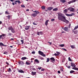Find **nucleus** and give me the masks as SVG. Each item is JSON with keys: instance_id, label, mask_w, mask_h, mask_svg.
Listing matches in <instances>:
<instances>
[{"instance_id": "f257e3e1", "label": "nucleus", "mask_w": 78, "mask_h": 78, "mask_svg": "<svg viewBox=\"0 0 78 78\" xmlns=\"http://www.w3.org/2000/svg\"><path fill=\"white\" fill-rule=\"evenodd\" d=\"M58 20L63 21L64 22H65L66 23H68L69 22L68 20H67L66 19L65 16H64L63 14L62 13H58Z\"/></svg>"}, {"instance_id": "f03ea898", "label": "nucleus", "mask_w": 78, "mask_h": 78, "mask_svg": "<svg viewBox=\"0 0 78 78\" xmlns=\"http://www.w3.org/2000/svg\"><path fill=\"white\" fill-rule=\"evenodd\" d=\"M71 66L74 67L72 68V69L78 71V68L76 67V66L75 65V64L71 63Z\"/></svg>"}, {"instance_id": "7ed1b4c3", "label": "nucleus", "mask_w": 78, "mask_h": 78, "mask_svg": "<svg viewBox=\"0 0 78 78\" xmlns=\"http://www.w3.org/2000/svg\"><path fill=\"white\" fill-rule=\"evenodd\" d=\"M38 53L40 55H41V56L43 57L46 56V55H45L43 52H41V51H39Z\"/></svg>"}, {"instance_id": "20e7f679", "label": "nucleus", "mask_w": 78, "mask_h": 78, "mask_svg": "<svg viewBox=\"0 0 78 78\" xmlns=\"http://www.w3.org/2000/svg\"><path fill=\"white\" fill-rule=\"evenodd\" d=\"M68 10H70V12H74L75 9L73 8V7H70L68 8Z\"/></svg>"}, {"instance_id": "39448f33", "label": "nucleus", "mask_w": 78, "mask_h": 78, "mask_svg": "<svg viewBox=\"0 0 78 78\" xmlns=\"http://www.w3.org/2000/svg\"><path fill=\"white\" fill-rule=\"evenodd\" d=\"M78 0H72V1H69V2H68V3L69 4H70L71 3H73L75 2L76 1H78Z\"/></svg>"}, {"instance_id": "423d86ee", "label": "nucleus", "mask_w": 78, "mask_h": 78, "mask_svg": "<svg viewBox=\"0 0 78 78\" xmlns=\"http://www.w3.org/2000/svg\"><path fill=\"white\" fill-rule=\"evenodd\" d=\"M50 60L53 62H54L55 61V59L54 58L52 57L50 58Z\"/></svg>"}, {"instance_id": "0eeeda50", "label": "nucleus", "mask_w": 78, "mask_h": 78, "mask_svg": "<svg viewBox=\"0 0 78 78\" xmlns=\"http://www.w3.org/2000/svg\"><path fill=\"white\" fill-rule=\"evenodd\" d=\"M37 34L38 35H40H40H42L43 34V32H37Z\"/></svg>"}, {"instance_id": "6e6552de", "label": "nucleus", "mask_w": 78, "mask_h": 78, "mask_svg": "<svg viewBox=\"0 0 78 78\" xmlns=\"http://www.w3.org/2000/svg\"><path fill=\"white\" fill-rule=\"evenodd\" d=\"M30 27V26H27L25 27V29L26 30H28L29 29V28Z\"/></svg>"}, {"instance_id": "1a4fd4ad", "label": "nucleus", "mask_w": 78, "mask_h": 78, "mask_svg": "<svg viewBox=\"0 0 78 78\" xmlns=\"http://www.w3.org/2000/svg\"><path fill=\"white\" fill-rule=\"evenodd\" d=\"M18 72L21 73H24V72L22 69L18 70Z\"/></svg>"}, {"instance_id": "9d476101", "label": "nucleus", "mask_w": 78, "mask_h": 78, "mask_svg": "<svg viewBox=\"0 0 78 78\" xmlns=\"http://www.w3.org/2000/svg\"><path fill=\"white\" fill-rule=\"evenodd\" d=\"M6 36V34H2V35H0V40H1V39L2 37H4Z\"/></svg>"}, {"instance_id": "9b49d317", "label": "nucleus", "mask_w": 78, "mask_h": 78, "mask_svg": "<svg viewBox=\"0 0 78 78\" xmlns=\"http://www.w3.org/2000/svg\"><path fill=\"white\" fill-rule=\"evenodd\" d=\"M37 15V14L36 13H33L31 15V16H33L34 17H36Z\"/></svg>"}, {"instance_id": "f8f14e48", "label": "nucleus", "mask_w": 78, "mask_h": 78, "mask_svg": "<svg viewBox=\"0 0 78 78\" xmlns=\"http://www.w3.org/2000/svg\"><path fill=\"white\" fill-rule=\"evenodd\" d=\"M53 9V7H48V8L47 9V10H49V11H51Z\"/></svg>"}, {"instance_id": "ddd939ff", "label": "nucleus", "mask_w": 78, "mask_h": 78, "mask_svg": "<svg viewBox=\"0 0 78 78\" xmlns=\"http://www.w3.org/2000/svg\"><path fill=\"white\" fill-rule=\"evenodd\" d=\"M49 21V20H47L45 23V25L46 26L48 25V22Z\"/></svg>"}, {"instance_id": "4468645a", "label": "nucleus", "mask_w": 78, "mask_h": 78, "mask_svg": "<svg viewBox=\"0 0 78 78\" xmlns=\"http://www.w3.org/2000/svg\"><path fill=\"white\" fill-rule=\"evenodd\" d=\"M36 74V72H31V75L33 76L35 75Z\"/></svg>"}, {"instance_id": "2eb2a0df", "label": "nucleus", "mask_w": 78, "mask_h": 78, "mask_svg": "<svg viewBox=\"0 0 78 78\" xmlns=\"http://www.w3.org/2000/svg\"><path fill=\"white\" fill-rule=\"evenodd\" d=\"M33 12H35L36 13L35 14H39L40 13V12H38V11H37V10H35V11H33Z\"/></svg>"}, {"instance_id": "dca6fc26", "label": "nucleus", "mask_w": 78, "mask_h": 78, "mask_svg": "<svg viewBox=\"0 0 78 78\" xmlns=\"http://www.w3.org/2000/svg\"><path fill=\"white\" fill-rule=\"evenodd\" d=\"M68 28L67 27H65L64 28V30L66 31H68Z\"/></svg>"}, {"instance_id": "f3484780", "label": "nucleus", "mask_w": 78, "mask_h": 78, "mask_svg": "<svg viewBox=\"0 0 78 78\" xmlns=\"http://www.w3.org/2000/svg\"><path fill=\"white\" fill-rule=\"evenodd\" d=\"M34 61L35 62H36L38 64V63H39L40 62H39V61L37 59H35L34 60Z\"/></svg>"}, {"instance_id": "a211bd4d", "label": "nucleus", "mask_w": 78, "mask_h": 78, "mask_svg": "<svg viewBox=\"0 0 78 78\" xmlns=\"http://www.w3.org/2000/svg\"><path fill=\"white\" fill-rule=\"evenodd\" d=\"M11 32L12 33H15L16 32V31L13 28L11 30Z\"/></svg>"}, {"instance_id": "6ab92c4d", "label": "nucleus", "mask_w": 78, "mask_h": 78, "mask_svg": "<svg viewBox=\"0 0 78 78\" xmlns=\"http://www.w3.org/2000/svg\"><path fill=\"white\" fill-rule=\"evenodd\" d=\"M13 28L12 27H10L8 28V29H9V30H11Z\"/></svg>"}, {"instance_id": "aec40b11", "label": "nucleus", "mask_w": 78, "mask_h": 78, "mask_svg": "<svg viewBox=\"0 0 78 78\" xmlns=\"http://www.w3.org/2000/svg\"><path fill=\"white\" fill-rule=\"evenodd\" d=\"M41 8L42 9L44 10L45 9V7L44 5H43L42 6H41Z\"/></svg>"}, {"instance_id": "412c9836", "label": "nucleus", "mask_w": 78, "mask_h": 78, "mask_svg": "<svg viewBox=\"0 0 78 78\" xmlns=\"http://www.w3.org/2000/svg\"><path fill=\"white\" fill-rule=\"evenodd\" d=\"M60 1L63 3H65L66 2V0H60Z\"/></svg>"}, {"instance_id": "4be33fe9", "label": "nucleus", "mask_w": 78, "mask_h": 78, "mask_svg": "<svg viewBox=\"0 0 78 78\" xmlns=\"http://www.w3.org/2000/svg\"><path fill=\"white\" fill-rule=\"evenodd\" d=\"M58 10V8H55V9H53V11H57Z\"/></svg>"}, {"instance_id": "5701e85b", "label": "nucleus", "mask_w": 78, "mask_h": 78, "mask_svg": "<svg viewBox=\"0 0 78 78\" xmlns=\"http://www.w3.org/2000/svg\"><path fill=\"white\" fill-rule=\"evenodd\" d=\"M0 46H7V45H4L2 43H0Z\"/></svg>"}, {"instance_id": "b1692460", "label": "nucleus", "mask_w": 78, "mask_h": 78, "mask_svg": "<svg viewBox=\"0 0 78 78\" xmlns=\"http://www.w3.org/2000/svg\"><path fill=\"white\" fill-rule=\"evenodd\" d=\"M70 47L72 49H74V48H75V46L74 45H71L70 46Z\"/></svg>"}, {"instance_id": "393cba45", "label": "nucleus", "mask_w": 78, "mask_h": 78, "mask_svg": "<svg viewBox=\"0 0 78 78\" xmlns=\"http://www.w3.org/2000/svg\"><path fill=\"white\" fill-rule=\"evenodd\" d=\"M27 59V58L26 57H22L21 58V59L23 60H24Z\"/></svg>"}, {"instance_id": "a878e982", "label": "nucleus", "mask_w": 78, "mask_h": 78, "mask_svg": "<svg viewBox=\"0 0 78 78\" xmlns=\"http://www.w3.org/2000/svg\"><path fill=\"white\" fill-rule=\"evenodd\" d=\"M75 34H76L77 35H78V31L76 30L74 32Z\"/></svg>"}, {"instance_id": "bb28decb", "label": "nucleus", "mask_w": 78, "mask_h": 78, "mask_svg": "<svg viewBox=\"0 0 78 78\" xmlns=\"http://www.w3.org/2000/svg\"><path fill=\"white\" fill-rule=\"evenodd\" d=\"M23 62L22 61H20L18 62V64H19L22 65V64H23Z\"/></svg>"}, {"instance_id": "cd10ccee", "label": "nucleus", "mask_w": 78, "mask_h": 78, "mask_svg": "<svg viewBox=\"0 0 78 78\" xmlns=\"http://www.w3.org/2000/svg\"><path fill=\"white\" fill-rule=\"evenodd\" d=\"M59 46L61 47H63L65 46V45L64 44H60L59 45Z\"/></svg>"}, {"instance_id": "c85d7f7f", "label": "nucleus", "mask_w": 78, "mask_h": 78, "mask_svg": "<svg viewBox=\"0 0 78 78\" xmlns=\"http://www.w3.org/2000/svg\"><path fill=\"white\" fill-rule=\"evenodd\" d=\"M6 17H7L8 19V20H10V15H8V16H7Z\"/></svg>"}, {"instance_id": "c756f323", "label": "nucleus", "mask_w": 78, "mask_h": 78, "mask_svg": "<svg viewBox=\"0 0 78 78\" xmlns=\"http://www.w3.org/2000/svg\"><path fill=\"white\" fill-rule=\"evenodd\" d=\"M16 2H17L18 3H20V2L19 0H18L17 1H15Z\"/></svg>"}, {"instance_id": "7c9ffc66", "label": "nucleus", "mask_w": 78, "mask_h": 78, "mask_svg": "<svg viewBox=\"0 0 78 78\" xmlns=\"http://www.w3.org/2000/svg\"><path fill=\"white\" fill-rule=\"evenodd\" d=\"M70 16H74L75 15V14L74 13H72L71 14H70Z\"/></svg>"}, {"instance_id": "2f4dec72", "label": "nucleus", "mask_w": 78, "mask_h": 78, "mask_svg": "<svg viewBox=\"0 0 78 78\" xmlns=\"http://www.w3.org/2000/svg\"><path fill=\"white\" fill-rule=\"evenodd\" d=\"M66 15L68 16H70V14H68L67 13H66Z\"/></svg>"}, {"instance_id": "473e14b6", "label": "nucleus", "mask_w": 78, "mask_h": 78, "mask_svg": "<svg viewBox=\"0 0 78 78\" xmlns=\"http://www.w3.org/2000/svg\"><path fill=\"white\" fill-rule=\"evenodd\" d=\"M50 59L49 58H47V62H48L50 61Z\"/></svg>"}, {"instance_id": "72a5a7b5", "label": "nucleus", "mask_w": 78, "mask_h": 78, "mask_svg": "<svg viewBox=\"0 0 78 78\" xmlns=\"http://www.w3.org/2000/svg\"><path fill=\"white\" fill-rule=\"evenodd\" d=\"M75 72V71H74L71 70V71H70V73H74Z\"/></svg>"}, {"instance_id": "f704fd0d", "label": "nucleus", "mask_w": 78, "mask_h": 78, "mask_svg": "<svg viewBox=\"0 0 78 78\" xmlns=\"http://www.w3.org/2000/svg\"><path fill=\"white\" fill-rule=\"evenodd\" d=\"M78 28V26L76 27H75V28L74 29V30H76Z\"/></svg>"}, {"instance_id": "c9c22d12", "label": "nucleus", "mask_w": 78, "mask_h": 78, "mask_svg": "<svg viewBox=\"0 0 78 78\" xmlns=\"http://www.w3.org/2000/svg\"><path fill=\"white\" fill-rule=\"evenodd\" d=\"M65 13H67L68 12L67 9H65L64 11Z\"/></svg>"}, {"instance_id": "e433bc0d", "label": "nucleus", "mask_w": 78, "mask_h": 78, "mask_svg": "<svg viewBox=\"0 0 78 78\" xmlns=\"http://www.w3.org/2000/svg\"><path fill=\"white\" fill-rule=\"evenodd\" d=\"M63 67H62L61 68L60 70L61 72H63L64 71L63 70Z\"/></svg>"}, {"instance_id": "4c0bfd02", "label": "nucleus", "mask_w": 78, "mask_h": 78, "mask_svg": "<svg viewBox=\"0 0 78 78\" xmlns=\"http://www.w3.org/2000/svg\"><path fill=\"white\" fill-rule=\"evenodd\" d=\"M5 14H7L9 15V13L8 11H6V12H5Z\"/></svg>"}, {"instance_id": "58836bf2", "label": "nucleus", "mask_w": 78, "mask_h": 78, "mask_svg": "<svg viewBox=\"0 0 78 78\" xmlns=\"http://www.w3.org/2000/svg\"><path fill=\"white\" fill-rule=\"evenodd\" d=\"M12 71V70L11 69V68H9L8 70V72H10V71Z\"/></svg>"}, {"instance_id": "ea45409f", "label": "nucleus", "mask_w": 78, "mask_h": 78, "mask_svg": "<svg viewBox=\"0 0 78 78\" xmlns=\"http://www.w3.org/2000/svg\"><path fill=\"white\" fill-rule=\"evenodd\" d=\"M68 59L69 61H72V60L71 59V58L70 57H69Z\"/></svg>"}, {"instance_id": "a19ab883", "label": "nucleus", "mask_w": 78, "mask_h": 78, "mask_svg": "<svg viewBox=\"0 0 78 78\" xmlns=\"http://www.w3.org/2000/svg\"><path fill=\"white\" fill-rule=\"evenodd\" d=\"M56 53L57 54V55H60V54L59 52L57 51V52H56Z\"/></svg>"}, {"instance_id": "79ce46f5", "label": "nucleus", "mask_w": 78, "mask_h": 78, "mask_svg": "<svg viewBox=\"0 0 78 78\" xmlns=\"http://www.w3.org/2000/svg\"><path fill=\"white\" fill-rule=\"evenodd\" d=\"M55 20V19H52L51 20V22H53V21H54Z\"/></svg>"}, {"instance_id": "37998d69", "label": "nucleus", "mask_w": 78, "mask_h": 78, "mask_svg": "<svg viewBox=\"0 0 78 78\" xmlns=\"http://www.w3.org/2000/svg\"><path fill=\"white\" fill-rule=\"evenodd\" d=\"M26 64L27 65H30V63H29V62H26Z\"/></svg>"}, {"instance_id": "c03bdc74", "label": "nucleus", "mask_w": 78, "mask_h": 78, "mask_svg": "<svg viewBox=\"0 0 78 78\" xmlns=\"http://www.w3.org/2000/svg\"><path fill=\"white\" fill-rule=\"evenodd\" d=\"M21 7L22 8H25V6L24 5H21Z\"/></svg>"}, {"instance_id": "a18cd8bd", "label": "nucleus", "mask_w": 78, "mask_h": 78, "mask_svg": "<svg viewBox=\"0 0 78 78\" xmlns=\"http://www.w3.org/2000/svg\"><path fill=\"white\" fill-rule=\"evenodd\" d=\"M3 54H7L8 52H4L3 53Z\"/></svg>"}, {"instance_id": "49530a36", "label": "nucleus", "mask_w": 78, "mask_h": 78, "mask_svg": "<svg viewBox=\"0 0 78 78\" xmlns=\"http://www.w3.org/2000/svg\"><path fill=\"white\" fill-rule=\"evenodd\" d=\"M41 67H39L38 68V69H39V70H40L41 69Z\"/></svg>"}, {"instance_id": "de8ad7c7", "label": "nucleus", "mask_w": 78, "mask_h": 78, "mask_svg": "<svg viewBox=\"0 0 78 78\" xmlns=\"http://www.w3.org/2000/svg\"><path fill=\"white\" fill-rule=\"evenodd\" d=\"M12 34L11 33H9V34H8V35L9 36H11V35H12Z\"/></svg>"}, {"instance_id": "09e8293b", "label": "nucleus", "mask_w": 78, "mask_h": 78, "mask_svg": "<svg viewBox=\"0 0 78 78\" xmlns=\"http://www.w3.org/2000/svg\"><path fill=\"white\" fill-rule=\"evenodd\" d=\"M21 42L22 43V44H23L24 43V41L23 40H21Z\"/></svg>"}, {"instance_id": "8fccbe9b", "label": "nucleus", "mask_w": 78, "mask_h": 78, "mask_svg": "<svg viewBox=\"0 0 78 78\" xmlns=\"http://www.w3.org/2000/svg\"><path fill=\"white\" fill-rule=\"evenodd\" d=\"M54 55L55 56H57L58 55L56 53H55L54 54Z\"/></svg>"}, {"instance_id": "3c124183", "label": "nucleus", "mask_w": 78, "mask_h": 78, "mask_svg": "<svg viewBox=\"0 0 78 78\" xmlns=\"http://www.w3.org/2000/svg\"><path fill=\"white\" fill-rule=\"evenodd\" d=\"M33 24L34 25H37V24L35 23H34V22L33 23Z\"/></svg>"}, {"instance_id": "603ef678", "label": "nucleus", "mask_w": 78, "mask_h": 78, "mask_svg": "<svg viewBox=\"0 0 78 78\" xmlns=\"http://www.w3.org/2000/svg\"><path fill=\"white\" fill-rule=\"evenodd\" d=\"M31 53L34 54H35V52L34 51H33Z\"/></svg>"}, {"instance_id": "864d4df0", "label": "nucleus", "mask_w": 78, "mask_h": 78, "mask_svg": "<svg viewBox=\"0 0 78 78\" xmlns=\"http://www.w3.org/2000/svg\"><path fill=\"white\" fill-rule=\"evenodd\" d=\"M58 73H61V72L60 71H58Z\"/></svg>"}, {"instance_id": "5fc2aeb1", "label": "nucleus", "mask_w": 78, "mask_h": 78, "mask_svg": "<svg viewBox=\"0 0 78 78\" xmlns=\"http://www.w3.org/2000/svg\"><path fill=\"white\" fill-rule=\"evenodd\" d=\"M6 64L7 65H9V63L8 62H6Z\"/></svg>"}, {"instance_id": "6e6d98bb", "label": "nucleus", "mask_w": 78, "mask_h": 78, "mask_svg": "<svg viewBox=\"0 0 78 78\" xmlns=\"http://www.w3.org/2000/svg\"><path fill=\"white\" fill-rule=\"evenodd\" d=\"M62 49H63V50H65V51H67V50L65 49H64L63 48H62Z\"/></svg>"}, {"instance_id": "4d7b16f0", "label": "nucleus", "mask_w": 78, "mask_h": 78, "mask_svg": "<svg viewBox=\"0 0 78 78\" xmlns=\"http://www.w3.org/2000/svg\"><path fill=\"white\" fill-rule=\"evenodd\" d=\"M44 69H41V71H44Z\"/></svg>"}, {"instance_id": "13d9d810", "label": "nucleus", "mask_w": 78, "mask_h": 78, "mask_svg": "<svg viewBox=\"0 0 78 78\" xmlns=\"http://www.w3.org/2000/svg\"><path fill=\"white\" fill-rule=\"evenodd\" d=\"M48 43H49L50 44V45H51V44H52V43L51 42H48Z\"/></svg>"}, {"instance_id": "bf43d9fd", "label": "nucleus", "mask_w": 78, "mask_h": 78, "mask_svg": "<svg viewBox=\"0 0 78 78\" xmlns=\"http://www.w3.org/2000/svg\"><path fill=\"white\" fill-rule=\"evenodd\" d=\"M26 11H29V9H27L26 10Z\"/></svg>"}, {"instance_id": "052dcab7", "label": "nucleus", "mask_w": 78, "mask_h": 78, "mask_svg": "<svg viewBox=\"0 0 78 78\" xmlns=\"http://www.w3.org/2000/svg\"><path fill=\"white\" fill-rule=\"evenodd\" d=\"M70 67H71V66H68L67 67V68H68V69H70Z\"/></svg>"}, {"instance_id": "680f3d73", "label": "nucleus", "mask_w": 78, "mask_h": 78, "mask_svg": "<svg viewBox=\"0 0 78 78\" xmlns=\"http://www.w3.org/2000/svg\"><path fill=\"white\" fill-rule=\"evenodd\" d=\"M33 69V70H36V69H34V68H33V69Z\"/></svg>"}, {"instance_id": "e2e57ef3", "label": "nucleus", "mask_w": 78, "mask_h": 78, "mask_svg": "<svg viewBox=\"0 0 78 78\" xmlns=\"http://www.w3.org/2000/svg\"><path fill=\"white\" fill-rule=\"evenodd\" d=\"M12 5H15V4H14V2H12Z\"/></svg>"}, {"instance_id": "0e129e2a", "label": "nucleus", "mask_w": 78, "mask_h": 78, "mask_svg": "<svg viewBox=\"0 0 78 78\" xmlns=\"http://www.w3.org/2000/svg\"><path fill=\"white\" fill-rule=\"evenodd\" d=\"M11 40H14V39L11 38Z\"/></svg>"}, {"instance_id": "69168bd1", "label": "nucleus", "mask_w": 78, "mask_h": 78, "mask_svg": "<svg viewBox=\"0 0 78 78\" xmlns=\"http://www.w3.org/2000/svg\"><path fill=\"white\" fill-rule=\"evenodd\" d=\"M10 47L11 48H12L13 47L12 46H10Z\"/></svg>"}, {"instance_id": "338daca9", "label": "nucleus", "mask_w": 78, "mask_h": 78, "mask_svg": "<svg viewBox=\"0 0 78 78\" xmlns=\"http://www.w3.org/2000/svg\"><path fill=\"white\" fill-rule=\"evenodd\" d=\"M10 1L11 2H13V0H10Z\"/></svg>"}, {"instance_id": "774afa93", "label": "nucleus", "mask_w": 78, "mask_h": 78, "mask_svg": "<svg viewBox=\"0 0 78 78\" xmlns=\"http://www.w3.org/2000/svg\"><path fill=\"white\" fill-rule=\"evenodd\" d=\"M2 23V22L1 21H0V24H1Z\"/></svg>"}]
</instances>
